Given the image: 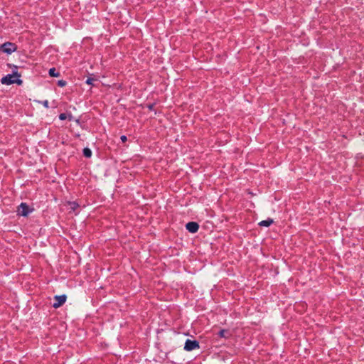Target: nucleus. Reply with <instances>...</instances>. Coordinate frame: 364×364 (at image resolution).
I'll use <instances>...</instances> for the list:
<instances>
[{"mask_svg": "<svg viewBox=\"0 0 364 364\" xmlns=\"http://www.w3.org/2000/svg\"><path fill=\"white\" fill-rule=\"evenodd\" d=\"M57 85L59 86V87H65L66 85H67V82L64 80H60L58 81L57 82Z\"/></svg>", "mask_w": 364, "mask_h": 364, "instance_id": "obj_13", "label": "nucleus"}, {"mask_svg": "<svg viewBox=\"0 0 364 364\" xmlns=\"http://www.w3.org/2000/svg\"><path fill=\"white\" fill-rule=\"evenodd\" d=\"M17 50V46L11 42H6L0 46V50L8 55L11 54Z\"/></svg>", "mask_w": 364, "mask_h": 364, "instance_id": "obj_2", "label": "nucleus"}, {"mask_svg": "<svg viewBox=\"0 0 364 364\" xmlns=\"http://www.w3.org/2000/svg\"><path fill=\"white\" fill-rule=\"evenodd\" d=\"M68 118H69V120H70H70H72V118H73L72 114H70L68 115Z\"/></svg>", "mask_w": 364, "mask_h": 364, "instance_id": "obj_18", "label": "nucleus"}, {"mask_svg": "<svg viewBox=\"0 0 364 364\" xmlns=\"http://www.w3.org/2000/svg\"><path fill=\"white\" fill-rule=\"evenodd\" d=\"M82 153L84 156L86 158H90L92 156V151L87 147L83 149Z\"/></svg>", "mask_w": 364, "mask_h": 364, "instance_id": "obj_9", "label": "nucleus"}, {"mask_svg": "<svg viewBox=\"0 0 364 364\" xmlns=\"http://www.w3.org/2000/svg\"><path fill=\"white\" fill-rule=\"evenodd\" d=\"M29 213V206L26 203H21L19 205L18 215L21 216H27Z\"/></svg>", "mask_w": 364, "mask_h": 364, "instance_id": "obj_6", "label": "nucleus"}, {"mask_svg": "<svg viewBox=\"0 0 364 364\" xmlns=\"http://www.w3.org/2000/svg\"><path fill=\"white\" fill-rule=\"evenodd\" d=\"M273 223H274V220L272 219L267 218V220L260 221L259 223V225L263 226V227H269Z\"/></svg>", "mask_w": 364, "mask_h": 364, "instance_id": "obj_7", "label": "nucleus"}, {"mask_svg": "<svg viewBox=\"0 0 364 364\" xmlns=\"http://www.w3.org/2000/svg\"><path fill=\"white\" fill-rule=\"evenodd\" d=\"M14 68H15L16 70H14L12 74H8L1 78V82L3 85H9L16 83V84L20 85L23 83L22 80H21L19 78L14 79V77H21V74L18 73L16 70L17 66L14 65Z\"/></svg>", "mask_w": 364, "mask_h": 364, "instance_id": "obj_1", "label": "nucleus"}, {"mask_svg": "<svg viewBox=\"0 0 364 364\" xmlns=\"http://www.w3.org/2000/svg\"><path fill=\"white\" fill-rule=\"evenodd\" d=\"M42 104L43 105V106L46 107V108H48L49 106H48V100H44Z\"/></svg>", "mask_w": 364, "mask_h": 364, "instance_id": "obj_16", "label": "nucleus"}, {"mask_svg": "<svg viewBox=\"0 0 364 364\" xmlns=\"http://www.w3.org/2000/svg\"><path fill=\"white\" fill-rule=\"evenodd\" d=\"M155 106V104L153 103V104H149L146 105V107L149 109V110H154V107Z\"/></svg>", "mask_w": 364, "mask_h": 364, "instance_id": "obj_15", "label": "nucleus"}, {"mask_svg": "<svg viewBox=\"0 0 364 364\" xmlns=\"http://www.w3.org/2000/svg\"><path fill=\"white\" fill-rule=\"evenodd\" d=\"M69 205L73 210H75L79 207L78 203L75 201L69 202Z\"/></svg>", "mask_w": 364, "mask_h": 364, "instance_id": "obj_11", "label": "nucleus"}, {"mask_svg": "<svg viewBox=\"0 0 364 364\" xmlns=\"http://www.w3.org/2000/svg\"><path fill=\"white\" fill-rule=\"evenodd\" d=\"M200 348L199 342L196 340L187 339L185 342L184 350L186 351H191Z\"/></svg>", "mask_w": 364, "mask_h": 364, "instance_id": "obj_3", "label": "nucleus"}, {"mask_svg": "<svg viewBox=\"0 0 364 364\" xmlns=\"http://www.w3.org/2000/svg\"><path fill=\"white\" fill-rule=\"evenodd\" d=\"M120 139L122 142H125V141H127V138L125 135H122V136H121Z\"/></svg>", "mask_w": 364, "mask_h": 364, "instance_id": "obj_17", "label": "nucleus"}, {"mask_svg": "<svg viewBox=\"0 0 364 364\" xmlns=\"http://www.w3.org/2000/svg\"><path fill=\"white\" fill-rule=\"evenodd\" d=\"M54 299L55 301L53 304V307L58 309L65 304L67 299V296L65 294L55 296Z\"/></svg>", "mask_w": 364, "mask_h": 364, "instance_id": "obj_4", "label": "nucleus"}, {"mask_svg": "<svg viewBox=\"0 0 364 364\" xmlns=\"http://www.w3.org/2000/svg\"><path fill=\"white\" fill-rule=\"evenodd\" d=\"M186 230L191 233H196L199 229V225L196 222H188L186 225Z\"/></svg>", "mask_w": 364, "mask_h": 364, "instance_id": "obj_5", "label": "nucleus"}, {"mask_svg": "<svg viewBox=\"0 0 364 364\" xmlns=\"http://www.w3.org/2000/svg\"><path fill=\"white\" fill-rule=\"evenodd\" d=\"M94 81H97V79H95L92 77H88L85 81V82L87 84V85H94L93 84V82Z\"/></svg>", "mask_w": 364, "mask_h": 364, "instance_id": "obj_12", "label": "nucleus"}, {"mask_svg": "<svg viewBox=\"0 0 364 364\" xmlns=\"http://www.w3.org/2000/svg\"><path fill=\"white\" fill-rule=\"evenodd\" d=\"M49 75L51 77H58L60 76V73L56 70L55 68H52L48 71Z\"/></svg>", "mask_w": 364, "mask_h": 364, "instance_id": "obj_8", "label": "nucleus"}, {"mask_svg": "<svg viewBox=\"0 0 364 364\" xmlns=\"http://www.w3.org/2000/svg\"><path fill=\"white\" fill-rule=\"evenodd\" d=\"M228 333V331L225 329H221L218 335L220 337V338H228V336L227 334Z\"/></svg>", "mask_w": 364, "mask_h": 364, "instance_id": "obj_10", "label": "nucleus"}, {"mask_svg": "<svg viewBox=\"0 0 364 364\" xmlns=\"http://www.w3.org/2000/svg\"><path fill=\"white\" fill-rule=\"evenodd\" d=\"M67 117H68V116H67V114L65 113H61L59 115V119L60 120H65V119H67Z\"/></svg>", "mask_w": 364, "mask_h": 364, "instance_id": "obj_14", "label": "nucleus"}]
</instances>
